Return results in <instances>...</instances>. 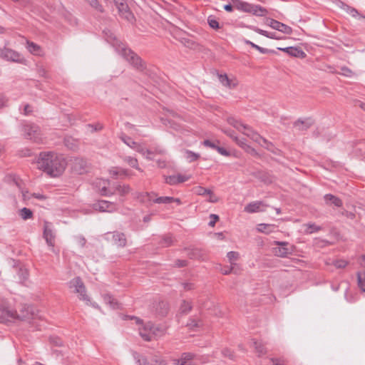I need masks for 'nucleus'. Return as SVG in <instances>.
Segmentation results:
<instances>
[{
    "instance_id": "1",
    "label": "nucleus",
    "mask_w": 365,
    "mask_h": 365,
    "mask_svg": "<svg viewBox=\"0 0 365 365\" xmlns=\"http://www.w3.org/2000/svg\"><path fill=\"white\" fill-rule=\"evenodd\" d=\"M37 168L51 177L61 175L66 169L67 163L62 155L54 152H42L37 160Z\"/></svg>"
},
{
    "instance_id": "2",
    "label": "nucleus",
    "mask_w": 365,
    "mask_h": 365,
    "mask_svg": "<svg viewBox=\"0 0 365 365\" xmlns=\"http://www.w3.org/2000/svg\"><path fill=\"white\" fill-rule=\"evenodd\" d=\"M106 41L115 48V51L123 56L129 63L137 69L143 68L140 58L126 47V45L111 32H106Z\"/></svg>"
},
{
    "instance_id": "3",
    "label": "nucleus",
    "mask_w": 365,
    "mask_h": 365,
    "mask_svg": "<svg viewBox=\"0 0 365 365\" xmlns=\"http://www.w3.org/2000/svg\"><path fill=\"white\" fill-rule=\"evenodd\" d=\"M22 321H30L36 319L34 310L32 307L28 306L24 307L19 314L16 311L9 309H4L0 314V323H6L14 319Z\"/></svg>"
},
{
    "instance_id": "4",
    "label": "nucleus",
    "mask_w": 365,
    "mask_h": 365,
    "mask_svg": "<svg viewBox=\"0 0 365 365\" xmlns=\"http://www.w3.org/2000/svg\"><path fill=\"white\" fill-rule=\"evenodd\" d=\"M230 125H232L237 130L242 132L244 135H247V137L250 138L252 140L257 143L261 146H263L269 149L270 143H269L265 138H262L259 134L254 131L250 127L244 125L241 123L231 118H230Z\"/></svg>"
},
{
    "instance_id": "5",
    "label": "nucleus",
    "mask_w": 365,
    "mask_h": 365,
    "mask_svg": "<svg viewBox=\"0 0 365 365\" xmlns=\"http://www.w3.org/2000/svg\"><path fill=\"white\" fill-rule=\"evenodd\" d=\"M230 125H232L237 130L242 132L244 135H247V137L250 138L252 140L257 143L261 146H263L269 149L270 143H269L265 138H262L259 134L254 131L250 127L244 125L241 123L231 118H230Z\"/></svg>"
},
{
    "instance_id": "6",
    "label": "nucleus",
    "mask_w": 365,
    "mask_h": 365,
    "mask_svg": "<svg viewBox=\"0 0 365 365\" xmlns=\"http://www.w3.org/2000/svg\"><path fill=\"white\" fill-rule=\"evenodd\" d=\"M135 323L139 325L138 331L140 336L145 341H150L153 338L163 334V330L161 328L155 327L151 322L143 324L138 318H133Z\"/></svg>"
},
{
    "instance_id": "7",
    "label": "nucleus",
    "mask_w": 365,
    "mask_h": 365,
    "mask_svg": "<svg viewBox=\"0 0 365 365\" xmlns=\"http://www.w3.org/2000/svg\"><path fill=\"white\" fill-rule=\"evenodd\" d=\"M120 140L126 144L128 147L132 148L133 150L141 153L144 157L147 159L152 160V157L150 156L154 152L145 149L141 144L134 141L130 137L122 134L120 136Z\"/></svg>"
},
{
    "instance_id": "8",
    "label": "nucleus",
    "mask_w": 365,
    "mask_h": 365,
    "mask_svg": "<svg viewBox=\"0 0 365 365\" xmlns=\"http://www.w3.org/2000/svg\"><path fill=\"white\" fill-rule=\"evenodd\" d=\"M24 136L35 143H41L42 138L38 126L33 123H25L22 127Z\"/></svg>"
},
{
    "instance_id": "9",
    "label": "nucleus",
    "mask_w": 365,
    "mask_h": 365,
    "mask_svg": "<svg viewBox=\"0 0 365 365\" xmlns=\"http://www.w3.org/2000/svg\"><path fill=\"white\" fill-rule=\"evenodd\" d=\"M133 357L138 365H168L167 361L163 358L157 355L148 359L135 352Z\"/></svg>"
},
{
    "instance_id": "10",
    "label": "nucleus",
    "mask_w": 365,
    "mask_h": 365,
    "mask_svg": "<svg viewBox=\"0 0 365 365\" xmlns=\"http://www.w3.org/2000/svg\"><path fill=\"white\" fill-rule=\"evenodd\" d=\"M69 287L79 294V299L84 301H89L86 294V287L80 277H76L70 281Z\"/></svg>"
},
{
    "instance_id": "11",
    "label": "nucleus",
    "mask_w": 365,
    "mask_h": 365,
    "mask_svg": "<svg viewBox=\"0 0 365 365\" xmlns=\"http://www.w3.org/2000/svg\"><path fill=\"white\" fill-rule=\"evenodd\" d=\"M0 57L16 63H22L25 61V58L20 53L7 48H0Z\"/></svg>"
},
{
    "instance_id": "12",
    "label": "nucleus",
    "mask_w": 365,
    "mask_h": 365,
    "mask_svg": "<svg viewBox=\"0 0 365 365\" xmlns=\"http://www.w3.org/2000/svg\"><path fill=\"white\" fill-rule=\"evenodd\" d=\"M274 244L279 246L273 248V252L277 257H285L294 252V247L287 242L275 241Z\"/></svg>"
},
{
    "instance_id": "13",
    "label": "nucleus",
    "mask_w": 365,
    "mask_h": 365,
    "mask_svg": "<svg viewBox=\"0 0 365 365\" xmlns=\"http://www.w3.org/2000/svg\"><path fill=\"white\" fill-rule=\"evenodd\" d=\"M110 181L106 179H96L93 185L101 195L110 196L114 192L110 188Z\"/></svg>"
},
{
    "instance_id": "14",
    "label": "nucleus",
    "mask_w": 365,
    "mask_h": 365,
    "mask_svg": "<svg viewBox=\"0 0 365 365\" xmlns=\"http://www.w3.org/2000/svg\"><path fill=\"white\" fill-rule=\"evenodd\" d=\"M93 209L100 212H112L117 210L118 206L115 202L99 200L93 204Z\"/></svg>"
},
{
    "instance_id": "15",
    "label": "nucleus",
    "mask_w": 365,
    "mask_h": 365,
    "mask_svg": "<svg viewBox=\"0 0 365 365\" xmlns=\"http://www.w3.org/2000/svg\"><path fill=\"white\" fill-rule=\"evenodd\" d=\"M267 206L263 201H254L247 205L244 210L247 213L264 212Z\"/></svg>"
},
{
    "instance_id": "16",
    "label": "nucleus",
    "mask_w": 365,
    "mask_h": 365,
    "mask_svg": "<svg viewBox=\"0 0 365 365\" xmlns=\"http://www.w3.org/2000/svg\"><path fill=\"white\" fill-rule=\"evenodd\" d=\"M267 25H269L271 28L281 31L285 34H291L292 33V29L290 26L281 23L274 19H269L267 20Z\"/></svg>"
},
{
    "instance_id": "17",
    "label": "nucleus",
    "mask_w": 365,
    "mask_h": 365,
    "mask_svg": "<svg viewBox=\"0 0 365 365\" xmlns=\"http://www.w3.org/2000/svg\"><path fill=\"white\" fill-rule=\"evenodd\" d=\"M110 237L112 238V241L117 246L125 247L126 245V238L123 233L119 232H108L106 234V239L110 240Z\"/></svg>"
},
{
    "instance_id": "18",
    "label": "nucleus",
    "mask_w": 365,
    "mask_h": 365,
    "mask_svg": "<svg viewBox=\"0 0 365 365\" xmlns=\"http://www.w3.org/2000/svg\"><path fill=\"white\" fill-rule=\"evenodd\" d=\"M155 192H141L137 195L138 200L142 203L145 204L147 206L151 205L154 203V199L155 198Z\"/></svg>"
},
{
    "instance_id": "19",
    "label": "nucleus",
    "mask_w": 365,
    "mask_h": 365,
    "mask_svg": "<svg viewBox=\"0 0 365 365\" xmlns=\"http://www.w3.org/2000/svg\"><path fill=\"white\" fill-rule=\"evenodd\" d=\"M43 237L45 238L48 246L52 247L54 246L55 236L51 228V225L48 222H45L44 224Z\"/></svg>"
},
{
    "instance_id": "20",
    "label": "nucleus",
    "mask_w": 365,
    "mask_h": 365,
    "mask_svg": "<svg viewBox=\"0 0 365 365\" xmlns=\"http://www.w3.org/2000/svg\"><path fill=\"white\" fill-rule=\"evenodd\" d=\"M278 49L287 53L291 56L301 58H304L306 56V53L301 48L297 47L278 48Z\"/></svg>"
},
{
    "instance_id": "21",
    "label": "nucleus",
    "mask_w": 365,
    "mask_h": 365,
    "mask_svg": "<svg viewBox=\"0 0 365 365\" xmlns=\"http://www.w3.org/2000/svg\"><path fill=\"white\" fill-rule=\"evenodd\" d=\"M195 358V355L190 352L182 354L180 359H175L174 362L176 365H190L191 361Z\"/></svg>"
},
{
    "instance_id": "22",
    "label": "nucleus",
    "mask_w": 365,
    "mask_h": 365,
    "mask_svg": "<svg viewBox=\"0 0 365 365\" xmlns=\"http://www.w3.org/2000/svg\"><path fill=\"white\" fill-rule=\"evenodd\" d=\"M189 179H190L189 176L178 174V175H170L168 177H166L165 182L169 185H176L178 183L185 182Z\"/></svg>"
},
{
    "instance_id": "23",
    "label": "nucleus",
    "mask_w": 365,
    "mask_h": 365,
    "mask_svg": "<svg viewBox=\"0 0 365 365\" xmlns=\"http://www.w3.org/2000/svg\"><path fill=\"white\" fill-rule=\"evenodd\" d=\"M338 5L340 8L344 10L346 13L349 14L351 16L354 18H359V19H365V16L359 14L356 9L349 6L341 1H339Z\"/></svg>"
},
{
    "instance_id": "24",
    "label": "nucleus",
    "mask_w": 365,
    "mask_h": 365,
    "mask_svg": "<svg viewBox=\"0 0 365 365\" xmlns=\"http://www.w3.org/2000/svg\"><path fill=\"white\" fill-rule=\"evenodd\" d=\"M324 200L327 205H334L340 207L343 205V202L338 197L331 194H327L324 196Z\"/></svg>"
},
{
    "instance_id": "25",
    "label": "nucleus",
    "mask_w": 365,
    "mask_h": 365,
    "mask_svg": "<svg viewBox=\"0 0 365 365\" xmlns=\"http://www.w3.org/2000/svg\"><path fill=\"white\" fill-rule=\"evenodd\" d=\"M26 48L29 51L30 53L34 56H43V51L42 48L30 41H26Z\"/></svg>"
},
{
    "instance_id": "26",
    "label": "nucleus",
    "mask_w": 365,
    "mask_h": 365,
    "mask_svg": "<svg viewBox=\"0 0 365 365\" xmlns=\"http://www.w3.org/2000/svg\"><path fill=\"white\" fill-rule=\"evenodd\" d=\"M277 227L275 225L262 223L257 225V230L259 232L268 235L274 232Z\"/></svg>"
},
{
    "instance_id": "27",
    "label": "nucleus",
    "mask_w": 365,
    "mask_h": 365,
    "mask_svg": "<svg viewBox=\"0 0 365 365\" xmlns=\"http://www.w3.org/2000/svg\"><path fill=\"white\" fill-rule=\"evenodd\" d=\"M252 344L259 356H261L267 353L266 348L261 341L252 339Z\"/></svg>"
},
{
    "instance_id": "28",
    "label": "nucleus",
    "mask_w": 365,
    "mask_h": 365,
    "mask_svg": "<svg viewBox=\"0 0 365 365\" xmlns=\"http://www.w3.org/2000/svg\"><path fill=\"white\" fill-rule=\"evenodd\" d=\"M232 4H230V12L236 9L239 11L245 12L247 2L241 0H232Z\"/></svg>"
},
{
    "instance_id": "29",
    "label": "nucleus",
    "mask_w": 365,
    "mask_h": 365,
    "mask_svg": "<svg viewBox=\"0 0 365 365\" xmlns=\"http://www.w3.org/2000/svg\"><path fill=\"white\" fill-rule=\"evenodd\" d=\"M109 174L114 178L127 176L128 170L118 167H113L109 170Z\"/></svg>"
},
{
    "instance_id": "30",
    "label": "nucleus",
    "mask_w": 365,
    "mask_h": 365,
    "mask_svg": "<svg viewBox=\"0 0 365 365\" xmlns=\"http://www.w3.org/2000/svg\"><path fill=\"white\" fill-rule=\"evenodd\" d=\"M312 124V122L310 119H306L305 120H298L294 123V125L299 130H305L309 128Z\"/></svg>"
},
{
    "instance_id": "31",
    "label": "nucleus",
    "mask_w": 365,
    "mask_h": 365,
    "mask_svg": "<svg viewBox=\"0 0 365 365\" xmlns=\"http://www.w3.org/2000/svg\"><path fill=\"white\" fill-rule=\"evenodd\" d=\"M267 13L268 11L265 8L259 5L254 4L252 13L253 15L257 16H265L267 14Z\"/></svg>"
},
{
    "instance_id": "32",
    "label": "nucleus",
    "mask_w": 365,
    "mask_h": 365,
    "mask_svg": "<svg viewBox=\"0 0 365 365\" xmlns=\"http://www.w3.org/2000/svg\"><path fill=\"white\" fill-rule=\"evenodd\" d=\"M103 300L106 304H110V307L113 309H118V304L117 301L110 294H105L103 296Z\"/></svg>"
},
{
    "instance_id": "33",
    "label": "nucleus",
    "mask_w": 365,
    "mask_h": 365,
    "mask_svg": "<svg viewBox=\"0 0 365 365\" xmlns=\"http://www.w3.org/2000/svg\"><path fill=\"white\" fill-rule=\"evenodd\" d=\"M306 229L304 230V232L306 234H312L314 232H319L322 230V227L320 226L317 225L314 223H308L304 225Z\"/></svg>"
},
{
    "instance_id": "34",
    "label": "nucleus",
    "mask_w": 365,
    "mask_h": 365,
    "mask_svg": "<svg viewBox=\"0 0 365 365\" xmlns=\"http://www.w3.org/2000/svg\"><path fill=\"white\" fill-rule=\"evenodd\" d=\"M173 202V197H158L155 194V198L154 199V203L157 204H170Z\"/></svg>"
},
{
    "instance_id": "35",
    "label": "nucleus",
    "mask_w": 365,
    "mask_h": 365,
    "mask_svg": "<svg viewBox=\"0 0 365 365\" xmlns=\"http://www.w3.org/2000/svg\"><path fill=\"white\" fill-rule=\"evenodd\" d=\"M19 215L23 220H26L32 217L33 212L30 209L24 207L19 210Z\"/></svg>"
},
{
    "instance_id": "36",
    "label": "nucleus",
    "mask_w": 365,
    "mask_h": 365,
    "mask_svg": "<svg viewBox=\"0 0 365 365\" xmlns=\"http://www.w3.org/2000/svg\"><path fill=\"white\" fill-rule=\"evenodd\" d=\"M125 161L132 168H135L136 170L143 172V170L138 167V160L133 157H126L125 158Z\"/></svg>"
},
{
    "instance_id": "37",
    "label": "nucleus",
    "mask_w": 365,
    "mask_h": 365,
    "mask_svg": "<svg viewBox=\"0 0 365 365\" xmlns=\"http://www.w3.org/2000/svg\"><path fill=\"white\" fill-rule=\"evenodd\" d=\"M358 285L360 289L365 292V272H359L357 274Z\"/></svg>"
},
{
    "instance_id": "38",
    "label": "nucleus",
    "mask_w": 365,
    "mask_h": 365,
    "mask_svg": "<svg viewBox=\"0 0 365 365\" xmlns=\"http://www.w3.org/2000/svg\"><path fill=\"white\" fill-rule=\"evenodd\" d=\"M245 43L248 45H250L252 48L259 51L261 53H272L274 52V51L260 47L259 46L251 42L250 41H246Z\"/></svg>"
},
{
    "instance_id": "39",
    "label": "nucleus",
    "mask_w": 365,
    "mask_h": 365,
    "mask_svg": "<svg viewBox=\"0 0 365 365\" xmlns=\"http://www.w3.org/2000/svg\"><path fill=\"white\" fill-rule=\"evenodd\" d=\"M116 191L122 196L127 195L130 191V187L128 185H119L115 188Z\"/></svg>"
},
{
    "instance_id": "40",
    "label": "nucleus",
    "mask_w": 365,
    "mask_h": 365,
    "mask_svg": "<svg viewBox=\"0 0 365 365\" xmlns=\"http://www.w3.org/2000/svg\"><path fill=\"white\" fill-rule=\"evenodd\" d=\"M230 138H232L240 147L248 151L250 146L247 145L245 139H239L230 133Z\"/></svg>"
},
{
    "instance_id": "41",
    "label": "nucleus",
    "mask_w": 365,
    "mask_h": 365,
    "mask_svg": "<svg viewBox=\"0 0 365 365\" xmlns=\"http://www.w3.org/2000/svg\"><path fill=\"white\" fill-rule=\"evenodd\" d=\"M207 24L213 29H220L219 22L217 21V20L215 17H213L212 16H208V18H207Z\"/></svg>"
},
{
    "instance_id": "42",
    "label": "nucleus",
    "mask_w": 365,
    "mask_h": 365,
    "mask_svg": "<svg viewBox=\"0 0 365 365\" xmlns=\"http://www.w3.org/2000/svg\"><path fill=\"white\" fill-rule=\"evenodd\" d=\"M192 309V306L190 302L183 301L180 307V311L182 314L188 313Z\"/></svg>"
},
{
    "instance_id": "43",
    "label": "nucleus",
    "mask_w": 365,
    "mask_h": 365,
    "mask_svg": "<svg viewBox=\"0 0 365 365\" xmlns=\"http://www.w3.org/2000/svg\"><path fill=\"white\" fill-rule=\"evenodd\" d=\"M185 157L190 162H192V161L197 160L199 158L200 155L197 153H195L190 151V150H186Z\"/></svg>"
},
{
    "instance_id": "44",
    "label": "nucleus",
    "mask_w": 365,
    "mask_h": 365,
    "mask_svg": "<svg viewBox=\"0 0 365 365\" xmlns=\"http://www.w3.org/2000/svg\"><path fill=\"white\" fill-rule=\"evenodd\" d=\"M333 264L338 269L344 268L347 264L348 262L345 259H336L333 262Z\"/></svg>"
},
{
    "instance_id": "45",
    "label": "nucleus",
    "mask_w": 365,
    "mask_h": 365,
    "mask_svg": "<svg viewBox=\"0 0 365 365\" xmlns=\"http://www.w3.org/2000/svg\"><path fill=\"white\" fill-rule=\"evenodd\" d=\"M173 243V240L171 236H165L162 238L160 242V245L162 247H168L171 245Z\"/></svg>"
},
{
    "instance_id": "46",
    "label": "nucleus",
    "mask_w": 365,
    "mask_h": 365,
    "mask_svg": "<svg viewBox=\"0 0 365 365\" xmlns=\"http://www.w3.org/2000/svg\"><path fill=\"white\" fill-rule=\"evenodd\" d=\"M220 144L219 141H212L210 140H205L203 141V145L206 147H209L212 149L215 150L217 147V145Z\"/></svg>"
},
{
    "instance_id": "47",
    "label": "nucleus",
    "mask_w": 365,
    "mask_h": 365,
    "mask_svg": "<svg viewBox=\"0 0 365 365\" xmlns=\"http://www.w3.org/2000/svg\"><path fill=\"white\" fill-rule=\"evenodd\" d=\"M210 190L206 189L203 187L198 186L195 187L194 191L198 195H206L208 193Z\"/></svg>"
},
{
    "instance_id": "48",
    "label": "nucleus",
    "mask_w": 365,
    "mask_h": 365,
    "mask_svg": "<svg viewBox=\"0 0 365 365\" xmlns=\"http://www.w3.org/2000/svg\"><path fill=\"white\" fill-rule=\"evenodd\" d=\"M210 222H208V225L213 227L216 222L219 220V216L215 214L210 215Z\"/></svg>"
},
{
    "instance_id": "49",
    "label": "nucleus",
    "mask_w": 365,
    "mask_h": 365,
    "mask_svg": "<svg viewBox=\"0 0 365 365\" xmlns=\"http://www.w3.org/2000/svg\"><path fill=\"white\" fill-rule=\"evenodd\" d=\"M88 3L94 9L98 11H102L101 6L99 4L98 0H86Z\"/></svg>"
},
{
    "instance_id": "50",
    "label": "nucleus",
    "mask_w": 365,
    "mask_h": 365,
    "mask_svg": "<svg viewBox=\"0 0 365 365\" xmlns=\"http://www.w3.org/2000/svg\"><path fill=\"white\" fill-rule=\"evenodd\" d=\"M251 29H252L254 31L257 32V34H259L262 36H264L267 38H269V32L267 31H264V30H262L261 29H259L256 26H250V27Z\"/></svg>"
},
{
    "instance_id": "51",
    "label": "nucleus",
    "mask_w": 365,
    "mask_h": 365,
    "mask_svg": "<svg viewBox=\"0 0 365 365\" xmlns=\"http://www.w3.org/2000/svg\"><path fill=\"white\" fill-rule=\"evenodd\" d=\"M340 73L343 76H347V77H350L352 76L353 74V72L351 71V69H349V68L347 67H341V72Z\"/></svg>"
},
{
    "instance_id": "52",
    "label": "nucleus",
    "mask_w": 365,
    "mask_h": 365,
    "mask_svg": "<svg viewBox=\"0 0 365 365\" xmlns=\"http://www.w3.org/2000/svg\"><path fill=\"white\" fill-rule=\"evenodd\" d=\"M240 269V266L237 264L230 262V273H235L237 274L238 271Z\"/></svg>"
},
{
    "instance_id": "53",
    "label": "nucleus",
    "mask_w": 365,
    "mask_h": 365,
    "mask_svg": "<svg viewBox=\"0 0 365 365\" xmlns=\"http://www.w3.org/2000/svg\"><path fill=\"white\" fill-rule=\"evenodd\" d=\"M184 45L190 48H196V46L197 44L195 43V42H194L192 40H190V39H184L183 42Z\"/></svg>"
},
{
    "instance_id": "54",
    "label": "nucleus",
    "mask_w": 365,
    "mask_h": 365,
    "mask_svg": "<svg viewBox=\"0 0 365 365\" xmlns=\"http://www.w3.org/2000/svg\"><path fill=\"white\" fill-rule=\"evenodd\" d=\"M270 361L273 363V365H285L286 364V360H284V359L271 358Z\"/></svg>"
},
{
    "instance_id": "55",
    "label": "nucleus",
    "mask_w": 365,
    "mask_h": 365,
    "mask_svg": "<svg viewBox=\"0 0 365 365\" xmlns=\"http://www.w3.org/2000/svg\"><path fill=\"white\" fill-rule=\"evenodd\" d=\"M206 196L207 197V200L210 202H215L217 201V197L211 192L210 190Z\"/></svg>"
},
{
    "instance_id": "56",
    "label": "nucleus",
    "mask_w": 365,
    "mask_h": 365,
    "mask_svg": "<svg viewBox=\"0 0 365 365\" xmlns=\"http://www.w3.org/2000/svg\"><path fill=\"white\" fill-rule=\"evenodd\" d=\"M212 237L217 240H224L225 239V236L223 232H215L212 234Z\"/></svg>"
},
{
    "instance_id": "57",
    "label": "nucleus",
    "mask_w": 365,
    "mask_h": 365,
    "mask_svg": "<svg viewBox=\"0 0 365 365\" xmlns=\"http://www.w3.org/2000/svg\"><path fill=\"white\" fill-rule=\"evenodd\" d=\"M8 98L4 96H0V108H3L7 106Z\"/></svg>"
},
{
    "instance_id": "58",
    "label": "nucleus",
    "mask_w": 365,
    "mask_h": 365,
    "mask_svg": "<svg viewBox=\"0 0 365 365\" xmlns=\"http://www.w3.org/2000/svg\"><path fill=\"white\" fill-rule=\"evenodd\" d=\"M219 153H220L221 155H225V156H227L228 155V151L222 148V147H220L219 145V144L217 145V147L215 149Z\"/></svg>"
},
{
    "instance_id": "59",
    "label": "nucleus",
    "mask_w": 365,
    "mask_h": 365,
    "mask_svg": "<svg viewBox=\"0 0 365 365\" xmlns=\"http://www.w3.org/2000/svg\"><path fill=\"white\" fill-rule=\"evenodd\" d=\"M88 128H91L92 130L91 131H98L101 130L103 128V126L100 123H97L96 125H88Z\"/></svg>"
},
{
    "instance_id": "60",
    "label": "nucleus",
    "mask_w": 365,
    "mask_h": 365,
    "mask_svg": "<svg viewBox=\"0 0 365 365\" xmlns=\"http://www.w3.org/2000/svg\"><path fill=\"white\" fill-rule=\"evenodd\" d=\"M238 84V81L235 78H230V89L237 87Z\"/></svg>"
},
{
    "instance_id": "61",
    "label": "nucleus",
    "mask_w": 365,
    "mask_h": 365,
    "mask_svg": "<svg viewBox=\"0 0 365 365\" xmlns=\"http://www.w3.org/2000/svg\"><path fill=\"white\" fill-rule=\"evenodd\" d=\"M187 264V262L185 260L178 259L175 262V265L178 267H185Z\"/></svg>"
},
{
    "instance_id": "62",
    "label": "nucleus",
    "mask_w": 365,
    "mask_h": 365,
    "mask_svg": "<svg viewBox=\"0 0 365 365\" xmlns=\"http://www.w3.org/2000/svg\"><path fill=\"white\" fill-rule=\"evenodd\" d=\"M77 241L80 246L83 247L86 244V239L83 237H77Z\"/></svg>"
},
{
    "instance_id": "63",
    "label": "nucleus",
    "mask_w": 365,
    "mask_h": 365,
    "mask_svg": "<svg viewBox=\"0 0 365 365\" xmlns=\"http://www.w3.org/2000/svg\"><path fill=\"white\" fill-rule=\"evenodd\" d=\"M253 6H254V4L247 3V6H246V10H245V12L252 14V13Z\"/></svg>"
},
{
    "instance_id": "64",
    "label": "nucleus",
    "mask_w": 365,
    "mask_h": 365,
    "mask_svg": "<svg viewBox=\"0 0 365 365\" xmlns=\"http://www.w3.org/2000/svg\"><path fill=\"white\" fill-rule=\"evenodd\" d=\"M239 257L238 253L235 252H230V261L232 259H237Z\"/></svg>"
}]
</instances>
